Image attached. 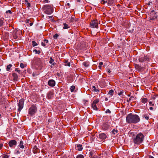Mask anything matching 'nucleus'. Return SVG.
I'll list each match as a JSON object with an SVG mask.
<instances>
[{
  "label": "nucleus",
  "instance_id": "nucleus-1",
  "mask_svg": "<svg viewBox=\"0 0 158 158\" xmlns=\"http://www.w3.org/2000/svg\"><path fill=\"white\" fill-rule=\"evenodd\" d=\"M126 120L128 123L135 124L140 121V118L138 115L130 113L127 115Z\"/></svg>",
  "mask_w": 158,
  "mask_h": 158
},
{
  "label": "nucleus",
  "instance_id": "nucleus-2",
  "mask_svg": "<svg viewBox=\"0 0 158 158\" xmlns=\"http://www.w3.org/2000/svg\"><path fill=\"white\" fill-rule=\"evenodd\" d=\"M31 63L37 69L40 70L42 69L43 63L40 58L35 57L32 60Z\"/></svg>",
  "mask_w": 158,
  "mask_h": 158
},
{
  "label": "nucleus",
  "instance_id": "nucleus-3",
  "mask_svg": "<svg viewBox=\"0 0 158 158\" xmlns=\"http://www.w3.org/2000/svg\"><path fill=\"white\" fill-rule=\"evenodd\" d=\"M144 136L142 133L138 134L133 139V142L135 144L139 145L143 141Z\"/></svg>",
  "mask_w": 158,
  "mask_h": 158
},
{
  "label": "nucleus",
  "instance_id": "nucleus-4",
  "mask_svg": "<svg viewBox=\"0 0 158 158\" xmlns=\"http://www.w3.org/2000/svg\"><path fill=\"white\" fill-rule=\"evenodd\" d=\"M42 9L44 10V13L47 15L51 14L53 11V9L50 5H44Z\"/></svg>",
  "mask_w": 158,
  "mask_h": 158
},
{
  "label": "nucleus",
  "instance_id": "nucleus-5",
  "mask_svg": "<svg viewBox=\"0 0 158 158\" xmlns=\"http://www.w3.org/2000/svg\"><path fill=\"white\" fill-rule=\"evenodd\" d=\"M37 108L34 105H32L29 109L28 113L31 116L34 115L36 112Z\"/></svg>",
  "mask_w": 158,
  "mask_h": 158
},
{
  "label": "nucleus",
  "instance_id": "nucleus-6",
  "mask_svg": "<svg viewBox=\"0 0 158 158\" xmlns=\"http://www.w3.org/2000/svg\"><path fill=\"white\" fill-rule=\"evenodd\" d=\"M151 59L147 55L144 56L143 57H141L139 58V61L140 62L142 63L144 61L150 62Z\"/></svg>",
  "mask_w": 158,
  "mask_h": 158
},
{
  "label": "nucleus",
  "instance_id": "nucleus-7",
  "mask_svg": "<svg viewBox=\"0 0 158 158\" xmlns=\"http://www.w3.org/2000/svg\"><path fill=\"white\" fill-rule=\"evenodd\" d=\"M24 100L23 98H22L19 100L18 104V106L19 107L18 110L20 112L23 107Z\"/></svg>",
  "mask_w": 158,
  "mask_h": 158
},
{
  "label": "nucleus",
  "instance_id": "nucleus-8",
  "mask_svg": "<svg viewBox=\"0 0 158 158\" xmlns=\"http://www.w3.org/2000/svg\"><path fill=\"white\" fill-rule=\"evenodd\" d=\"M90 24V26L91 27L96 28H98V21L97 20H93L91 21Z\"/></svg>",
  "mask_w": 158,
  "mask_h": 158
},
{
  "label": "nucleus",
  "instance_id": "nucleus-9",
  "mask_svg": "<svg viewBox=\"0 0 158 158\" xmlns=\"http://www.w3.org/2000/svg\"><path fill=\"white\" fill-rule=\"evenodd\" d=\"M110 123L108 122L104 123L102 125V129L104 131H106L108 130L110 127Z\"/></svg>",
  "mask_w": 158,
  "mask_h": 158
},
{
  "label": "nucleus",
  "instance_id": "nucleus-10",
  "mask_svg": "<svg viewBox=\"0 0 158 158\" xmlns=\"http://www.w3.org/2000/svg\"><path fill=\"white\" fill-rule=\"evenodd\" d=\"M135 66L136 69L140 72H143L145 69L144 66L142 67L140 65L137 64H135Z\"/></svg>",
  "mask_w": 158,
  "mask_h": 158
},
{
  "label": "nucleus",
  "instance_id": "nucleus-11",
  "mask_svg": "<svg viewBox=\"0 0 158 158\" xmlns=\"http://www.w3.org/2000/svg\"><path fill=\"white\" fill-rule=\"evenodd\" d=\"M98 138L102 140H105L107 138V135L105 133H102L99 134Z\"/></svg>",
  "mask_w": 158,
  "mask_h": 158
},
{
  "label": "nucleus",
  "instance_id": "nucleus-12",
  "mask_svg": "<svg viewBox=\"0 0 158 158\" xmlns=\"http://www.w3.org/2000/svg\"><path fill=\"white\" fill-rule=\"evenodd\" d=\"M8 144L10 147H13L16 145L17 142L15 140H11L9 142Z\"/></svg>",
  "mask_w": 158,
  "mask_h": 158
},
{
  "label": "nucleus",
  "instance_id": "nucleus-13",
  "mask_svg": "<svg viewBox=\"0 0 158 158\" xmlns=\"http://www.w3.org/2000/svg\"><path fill=\"white\" fill-rule=\"evenodd\" d=\"M54 93L53 91H49L47 94V98L49 99L52 98L54 95Z\"/></svg>",
  "mask_w": 158,
  "mask_h": 158
},
{
  "label": "nucleus",
  "instance_id": "nucleus-14",
  "mask_svg": "<svg viewBox=\"0 0 158 158\" xmlns=\"http://www.w3.org/2000/svg\"><path fill=\"white\" fill-rule=\"evenodd\" d=\"M48 84L49 86L53 87L55 85V81L53 80H50L48 81Z\"/></svg>",
  "mask_w": 158,
  "mask_h": 158
},
{
  "label": "nucleus",
  "instance_id": "nucleus-15",
  "mask_svg": "<svg viewBox=\"0 0 158 158\" xmlns=\"http://www.w3.org/2000/svg\"><path fill=\"white\" fill-rule=\"evenodd\" d=\"M157 15L156 13H150V20H153L156 18Z\"/></svg>",
  "mask_w": 158,
  "mask_h": 158
},
{
  "label": "nucleus",
  "instance_id": "nucleus-16",
  "mask_svg": "<svg viewBox=\"0 0 158 158\" xmlns=\"http://www.w3.org/2000/svg\"><path fill=\"white\" fill-rule=\"evenodd\" d=\"M33 152L34 153H39L40 152V150L35 145L33 148Z\"/></svg>",
  "mask_w": 158,
  "mask_h": 158
},
{
  "label": "nucleus",
  "instance_id": "nucleus-17",
  "mask_svg": "<svg viewBox=\"0 0 158 158\" xmlns=\"http://www.w3.org/2000/svg\"><path fill=\"white\" fill-rule=\"evenodd\" d=\"M18 31L17 30L15 29L13 33V37L14 39H16L18 38Z\"/></svg>",
  "mask_w": 158,
  "mask_h": 158
},
{
  "label": "nucleus",
  "instance_id": "nucleus-18",
  "mask_svg": "<svg viewBox=\"0 0 158 158\" xmlns=\"http://www.w3.org/2000/svg\"><path fill=\"white\" fill-rule=\"evenodd\" d=\"M12 76L13 77V80L15 81H17L18 80V75L15 73H13Z\"/></svg>",
  "mask_w": 158,
  "mask_h": 158
},
{
  "label": "nucleus",
  "instance_id": "nucleus-19",
  "mask_svg": "<svg viewBox=\"0 0 158 158\" xmlns=\"http://www.w3.org/2000/svg\"><path fill=\"white\" fill-rule=\"evenodd\" d=\"M94 154L95 152L93 150L90 151L89 153V157H91V158H94L95 156Z\"/></svg>",
  "mask_w": 158,
  "mask_h": 158
},
{
  "label": "nucleus",
  "instance_id": "nucleus-20",
  "mask_svg": "<svg viewBox=\"0 0 158 158\" xmlns=\"http://www.w3.org/2000/svg\"><path fill=\"white\" fill-rule=\"evenodd\" d=\"M77 149L79 151H81L82 150L83 147L81 144H77Z\"/></svg>",
  "mask_w": 158,
  "mask_h": 158
},
{
  "label": "nucleus",
  "instance_id": "nucleus-21",
  "mask_svg": "<svg viewBox=\"0 0 158 158\" xmlns=\"http://www.w3.org/2000/svg\"><path fill=\"white\" fill-rule=\"evenodd\" d=\"M26 23L27 26L29 25L30 26H32L33 24V23L29 19L26 20Z\"/></svg>",
  "mask_w": 158,
  "mask_h": 158
},
{
  "label": "nucleus",
  "instance_id": "nucleus-22",
  "mask_svg": "<svg viewBox=\"0 0 158 158\" xmlns=\"http://www.w3.org/2000/svg\"><path fill=\"white\" fill-rule=\"evenodd\" d=\"M48 40L46 39H45L44 40L43 42H42L41 43V45L44 47H45L46 46V44L48 43Z\"/></svg>",
  "mask_w": 158,
  "mask_h": 158
},
{
  "label": "nucleus",
  "instance_id": "nucleus-23",
  "mask_svg": "<svg viewBox=\"0 0 158 158\" xmlns=\"http://www.w3.org/2000/svg\"><path fill=\"white\" fill-rule=\"evenodd\" d=\"M141 100L143 104L146 103L148 101V99L146 98H142Z\"/></svg>",
  "mask_w": 158,
  "mask_h": 158
},
{
  "label": "nucleus",
  "instance_id": "nucleus-24",
  "mask_svg": "<svg viewBox=\"0 0 158 158\" xmlns=\"http://www.w3.org/2000/svg\"><path fill=\"white\" fill-rule=\"evenodd\" d=\"M118 132V130L115 129H113L111 131V132L112 134L114 135H117Z\"/></svg>",
  "mask_w": 158,
  "mask_h": 158
},
{
  "label": "nucleus",
  "instance_id": "nucleus-25",
  "mask_svg": "<svg viewBox=\"0 0 158 158\" xmlns=\"http://www.w3.org/2000/svg\"><path fill=\"white\" fill-rule=\"evenodd\" d=\"M49 63L52 64V65H54L55 63H54V60L52 59V57H50V60L49 61Z\"/></svg>",
  "mask_w": 158,
  "mask_h": 158
},
{
  "label": "nucleus",
  "instance_id": "nucleus-26",
  "mask_svg": "<svg viewBox=\"0 0 158 158\" xmlns=\"http://www.w3.org/2000/svg\"><path fill=\"white\" fill-rule=\"evenodd\" d=\"M4 18H0V27H2L4 23Z\"/></svg>",
  "mask_w": 158,
  "mask_h": 158
},
{
  "label": "nucleus",
  "instance_id": "nucleus-27",
  "mask_svg": "<svg viewBox=\"0 0 158 158\" xmlns=\"http://www.w3.org/2000/svg\"><path fill=\"white\" fill-rule=\"evenodd\" d=\"M89 62L88 61H85L83 63V65L86 67H88L89 66Z\"/></svg>",
  "mask_w": 158,
  "mask_h": 158
},
{
  "label": "nucleus",
  "instance_id": "nucleus-28",
  "mask_svg": "<svg viewBox=\"0 0 158 158\" xmlns=\"http://www.w3.org/2000/svg\"><path fill=\"white\" fill-rule=\"evenodd\" d=\"M63 25H64V27H63L64 29H68L69 28V27L68 25L66 23H64Z\"/></svg>",
  "mask_w": 158,
  "mask_h": 158
},
{
  "label": "nucleus",
  "instance_id": "nucleus-29",
  "mask_svg": "<svg viewBox=\"0 0 158 158\" xmlns=\"http://www.w3.org/2000/svg\"><path fill=\"white\" fill-rule=\"evenodd\" d=\"M92 107L94 110H98V108L97 107L96 104H94L92 103Z\"/></svg>",
  "mask_w": 158,
  "mask_h": 158
},
{
  "label": "nucleus",
  "instance_id": "nucleus-30",
  "mask_svg": "<svg viewBox=\"0 0 158 158\" xmlns=\"http://www.w3.org/2000/svg\"><path fill=\"white\" fill-rule=\"evenodd\" d=\"M64 62L65 63L64 65L65 66H70V62H68L67 60H64Z\"/></svg>",
  "mask_w": 158,
  "mask_h": 158
},
{
  "label": "nucleus",
  "instance_id": "nucleus-31",
  "mask_svg": "<svg viewBox=\"0 0 158 158\" xmlns=\"http://www.w3.org/2000/svg\"><path fill=\"white\" fill-rule=\"evenodd\" d=\"M12 65L10 64L9 65H8L6 68V71H9L10 69L12 67Z\"/></svg>",
  "mask_w": 158,
  "mask_h": 158
},
{
  "label": "nucleus",
  "instance_id": "nucleus-32",
  "mask_svg": "<svg viewBox=\"0 0 158 158\" xmlns=\"http://www.w3.org/2000/svg\"><path fill=\"white\" fill-rule=\"evenodd\" d=\"M23 142L22 141H20V144L19 145V147L22 148H24V146L23 145Z\"/></svg>",
  "mask_w": 158,
  "mask_h": 158
},
{
  "label": "nucleus",
  "instance_id": "nucleus-33",
  "mask_svg": "<svg viewBox=\"0 0 158 158\" xmlns=\"http://www.w3.org/2000/svg\"><path fill=\"white\" fill-rule=\"evenodd\" d=\"M114 93V91L113 89H111L109 91L108 94L110 95L111 96H112L113 95Z\"/></svg>",
  "mask_w": 158,
  "mask_h": 158
},
{
  "label": "nucleus",
  "instance_id": "nucleus-34",
  "mask_svg": "<svg viewBox=\"0 0 158 158\" xmlns=\"http://www.w3.org/2000/svg\"><path fill=\"white\" fill-rule=\"evenodd\" d=\"M99 102V100L98 99H97L94 100L92 103L94 104H96Z\"/></svg>",
  "mask_w": 158,
  "mask_h": 158
},
{
  "label": "nucleus",
  "instance_id": "nucleus-35",
  "mask_svg": "<svg viewBox=\"0 0 158 158\" xmlns=\"http://www.w3.org/2000/svg\"><path fill=\"white\" fill-rule=\"evenodd\" d=\"M2 158H9V156L6 154H3L2 156Z\"/></svg>",
  "mask_w": 158,
  "mask_h": 158
},
{
  "label": "nucleus",
  "instance_id": "nucleus-36",
  "mask_svg": "<svg viewBox=\"0 0 158 158\" xmlns=\"http://www.w3.org/2000/svg\"><path fill=\"white\" fill-rule=\"evenodd\" d=\"M92 89L94 91L97 92H98L99 91V90L98 89H97L95 86H93L92 87Z\"/></svg>",
  "mask_w": 158,
  "mask_h": 158
},
{
  "label": "nucleus",
  "instance_id": "nucleus-37",
  "mask_svg": "<svg viewBox=\"0 0 158 158\" xmlns=\"http://www.w3.org/2000/svg\"><path fill=\"white\" fill-rule=\"evenodd\" d=\"M70 89L71 92H73L75 89V86L74 85H72L70 87Z\"/></svg>",
  "mask_w": 158,
  "mask_h": 158
},
{
  "label": "nucleus",
  "instance_id": "nucleus-38",
  "mask_svg": "<svg viewBox=\"0 0 158 158\" xmlns=\"http://www.w3.org/2000/svg\"><path fill=\"white\" fill-rule=\"evenodd\" d=\"M32 43L33 47H35L38 45V44L35 41H32Z\"/></svg>",
  "mask_w": 158,
  "mask_h": 158
},
{
  "label": "nucleus",
  "instance_id": "nucleus-39",
  "mask_svg": "<svg viewBox=\"0 0 158 158\" xmlns=\"http://www.w3.org/2000/svg\"><path fill=\"white\" fill-rule=\"evenodd\" d=\"M143 118H145V119L147 120H148L149 118V116L146 115H143Z\"/></svg>",
  "mask_w": 158,
  "mask_h": 158
},
{
  "label": "nucleus",
  "instance_id": "nucleus-40",
  "mask_svg": "<svg viewBox=\"0 0 158 158\" xmlns=\"http://www.w3.org/2000/svg\"><path fill=\"white\" fill-rule=\"evenodd\" d=\"M108 4H112L114 2V0H107Z\"/></svg>",
  "mask_w": 158,
  "mask_h": 158
},
{
  "label": "nucleus",
  "instance_id": "nucleus-41",
  "mask_svg": "<svg viewBox=\"0 0 158 158\" xmlns=\"http://www.w3.org/2000/svg\"><path fill=\"white\" fill-rule=\"evenodd\" d=\"M76 158H84V156L82 155L79 154L77 156Z\"/></svg>",
  "mask_w": 158,
  "mask_h": 158
},
{
  "label": "nucleus",
  "instance_id": "nucleus-42",
  "mask_svg": "<svg viewBox=\"0 0 158 158\" xmlns=\"http://www.w3.org/2000/svg\"><path fill=\"white\" fill-rule=\"evenodd\" d=\"M33 52H35L36 54H39L40 53V50L37 51L36 49H35L33 51Z\"/></svg>",
  "mask_w": 158,
  "mask_h": 158
},
{
  "label": "nucleus",
  "instance_id": "nucleus-43",
  "mask_svg": "<svg viewBox=\"0 0 158 158\" xmlns=\"http://www.w3.org/2000/svg\"><path fill=\"white\" fill-rule=\"evenodd\" d=\"M158 97V94H155L152 97V99H153L154 100H155L156 98Z\"/></svg>",
  "mask_w": 158,
  "mask_h": 158
},
{
  "label": "nucleus",
  "instance_id": "nucleus-44",
  "mask_svg": "<svg viewBox=\"0 0 158 158\" xmlns=\"http://www.w3.org/2000/svg\"><path fill=\"white\" fill-rule=\"evenodd\" d=\"M58 36L59 35L57 34H56L53 35V37L54 39H57Z\"/></svg>",
  "mask_w": 158,
  "mask_h": 158
},
{
  "label": "nucleus",
  "instance_id": "nucleus-45",
  "mask_svg": "<svg viewBox=\"0 0 158 158\" xmlns=\"http://www.w3.org/2000/svg\"><path fill=\"white\" fill-rule=\"evenodd\" d=\"M25 2H27V7L28 8L30 7H31L30 3H29V2H28L27 1V0H25Z\"/></svg>",
  "mask_w": 158,
  "mask_h": 158
},
{
  "label": "nucleus",
  "instance_id": "nucleus-46",
  "mask_svg": "<svg viewBox=\"0 0 158 158\" xmlns=\"http://www.w3.org/2000/svg\"><path fill=\"white\" fill-rule=\"evenodd\" d=\"M15 71H16L17 72L19 73L20 74V73L21 71L18 68H16L15 69Z\"/></svg>",
  "mask_w": 158,
  "mask_h": 158
},
{
  "label": "nucleus",
  "instance_id": "nucleus-47",
  "mask_svg": "<svg viewBox=\"0 0 158 158\" xmlns=\"http://www.w3.org/2000/svg\"><path fill=\"white\" fill-rule=\"evenodd\" d=\"M20 67L21 68L23 69L25 67V65L23 63H21L20 64Z\"/></svg>",
  "mask_w": 158,
  "mask_h": 158
},
{
  "label": "nucleus",
  "instance_id": "nucleus-48",
  "mask_svg": "<svg viewBox=\"0 0 158 158\" xmlns=\"http://www.w3.org/2000/svg\"><path fill=\"white\" fill-rule=\"evenodd\" d=\"M75 20V19L73 17H71L70 20V22H74Z\"/></svg>",
  "mask_w": 158,
  "mask_h": 158
},
{
  "label": "nucleus",
  "instance_id": "nucleus-49",
  "mask_svg": "<svg viewBox=\"0 0 158 158\" xmlns=\"http://www.w3.org/2000/svg\"><path fill=\"white\" fill-rule=\"evenodd\" d=\"M134 97L133 96H131L130 98H129V99H128L127 100V102H130V101L131 100L132 98H133Z\"/></svg>",
  "mask_w": 158,
  "mask_h": 158
},
{
  "label": "nucleus",
  "instance_id": "nucleus-50",
  "mask_svg": "<svg viewBox=\"0 0 158 158\" xmlns=\"http://www.w3.org/2000/svg\"><path fill=\"white\" fill-rule=\"evenodd\" d=\"M106 113H109L110 114L111 113V111L109 109H107L106 111L105 112Z\"/></svg>",
  "mask_w": 158,
  "mask_h": 158
},
{
  "label": "nucleus",
  "instance_id": "nucleus-51",
  "mask_svg": "<svg viewBox=\"0 0 158 158\" xmlns=\"http://www.w3.org/2000/svg\"><path fill=\"white\" fill-rule=\"evenodd\" d=\"M106 2H107L106 1H105L103 0H102L101 2V3L103 4H105V3H106Z\"/></svg>",
  "mask_w": 158,
  "mask_h": 158
},
{
  "label": "nucleus",
  "instance_id": "nucleus-52",
  "mask_svg": "<svg viewBox=\"0 0 158 158\" xmlns=\"http://www.w3.org/2000/svg\"><path fill=\"white\" fill-rule=\"evenodd\" d=\"M6 13L7 14L8 13H9L10 14H11L12 13V12L10 10H8L6 11Z\"/></svg>",
  "mask_w": 158,
  "mask_h": 158
},
{
  "label": "nucleus",
  "instance_id": "nucleus-53",
  "mask_svg": "<svg viewBox=\"0 0 158 158\" xmlns=\"http://www.w3.org/2000/svg\"><path fill=\"white\" fill-rule=\"evenodd\" d=\"M149 105L150 106H154V104L153 103H152V102H149Z\"/></svg>",
  "mask_w": 158,
  "mask_h": 158
},
{
  "label": "nucleus",
  "instance_id": "nucleus-54",
  "mask_svg": "<svg viewBox=\"0 0 158 158\" xmlns=\"http://www.w3.org/2000/svg\"><path fill=\"white\" fill-rule=\"evenodd\" d=\"M3 144L2 143L0 144V150L3 147Z\"/></svg>",
  "mask_w": 158,
  "mask_h": 158
},
{
  "label": "nucleus",
  "instance_id": "nucleus-55",
  "mask_svg": "<svg viewBox=\"0 0 158 158\" xmlns=\"http://www.w3.org/2000/svg\"><path fill=\"white\" fill-rule=\"evenodd\" d=\"M123 92L122 91H120L118 94L119 95H121L122 94H123Z\"/></svg>",
  "mask_w": 158,
  "mask_h": 158
},
{
  "label": "nucleus",
  "instance_id": "nucleus-56",
  "mask_svg": "<svg viewBox=\"0 0 158 158\" xmlns=\"http://www.w3.org/2000/svg\"><path fill=\"white\" fill-rule=\"evenodd\" d=\"M20 153V152L19 150H16V153L17 154H19Z\"/></svg>",
  "mask_w": 158,
  "mask_h": 158
},
{
  "label": "nucleus",
  "instance_id": "nucleus-57",
  "mask_svg": "<svg viewBox=\"0 0 158 158\" xmlns=\"http://www.w3.org/2000/svg\"><path fill=\"white\" fill-rule=\"evenodd\" d=\"M103 64V63L102 62H100L99 63V65L102 66Z\"/></svg>",
  "mask_w": 158,
  "mask_h": 158
},
{
  "label": "nucleus",
  "instance_id": "nucleus-58",
  "mask_svg": "<svg viewBox=\"0 0 158 158\" xmlns=\"http://www.w3.org/2000/svg\"><path fill=\"white\" fill-rule=\"evenodd\" d=\"M149 109L150 110H153V108L152 107H151L149 108Z\"/></svg>",
  "mask_w": 158,
  "mask_h": 158
},
{
  "label": "nucleus",
  "instance_id": "nucleus-59",
  "mask_svg": "<svg viewBox=\"0 0 158 158\" xmlns=\"http://www.w3.org/2000/svg\"><path fill=\"white\" fill-rule=\"evenodd\" d=\"M155 13L154 12V10H152L151 12L150 13Z\"/></svg>",
  "mask_w": 158,
  "mask_h": 158
},
{
  "label": "nucleus",
  "instance_id": "nucleus-60",
  "mask_svg": "<svg viewBox=\"0 0 158 158\" xmlns=\"http://www.w3.org/2000/svg\"><path fill=\"white\" fill-rule=\"evenodd\" d=\"M149 158H154V157L153 156H149Z\"/></svg>",
  "mask_w": 158,
  "mask_h": 158
},
{
  "label": "nucleus",
  "instance_id": "nucleus-61",
  "mask_svg": "<svg viewBox=\"0 0 158 158\" xmlns=\"http://www.w3.org/2000/svg\"><path fill=\"white\" fill-rule=\"evenodd\" d=\"M98 67H99V69H101L102 66L99 65Z\"/></svg>",
  "mask_w": 158,
  "mask_h": 158
},
{
  "label": "nucleus",
  "instance_id": "nucleus-62",
  "mask_svg": "<svg viewBox=\"0 0 158 158\" xmlns=\"http://www.w3.org/2000/svg\"><path fill=\"white\" fill-rule=\"evenodd\" d=\"M44 1L46 2H48L49 0H44Z\"/></svg>",
  "mask_w": 158,
  "mask_h": 158
},
{
  "label": "nucleus",
  "instance_id": "nucleus-63",
  "mask_svg": "<svg viewBox=\"0 0 158 158\" xmlns=\"http://www.w3.org/2000/svg\"><path fill=\"white\" fill-rule=\"evenodd\" d=\"M108 100V98H105V100L106 101H107Z\"/></svg>",
  "mask_w": 158,
  "mask_h": 158
},
{
  "label": "nucleus",
  "instance_id": "nucleus-64",
  "mask_svg": "<svg viewBox=\"0 0 158 158\" xmlns=\"http://www.w3.org/2000/svg\"><path fill=\"white\" fill-rule=\"evenodd\" d=\"M67 6H70V4L69 3H67Z\"/></svg>",
  "mask_w": 158,
  "mask_h": 158
}]
</instances>
